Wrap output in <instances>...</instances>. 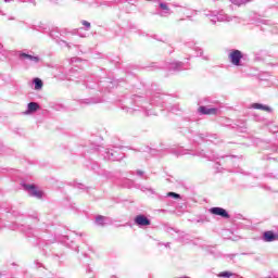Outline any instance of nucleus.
<instances>
[{"mask_svg":"<svg viewBox=\"0 0 278 278\" xmlns=\"http://www.w3.org/2000/svg\"><path fill=\"white\" fill-rule=\"evenodd\" d=\"M24 190H26L29 197H34L35 199H42V197H45V191L40 190L35 185H24Z\"/></svg>","mask_w":278,"mask_h":278,"instance_id":"1","label":"nucleus"},{"mask_svg":"<svg viewBox=\"0 0 278 278\" xmlns=\"http://www.w3.org/2000/svg\"><path fill=\"white\" fill-rule=\"evenodd\" d=\"M228 58L233 66H240V61L242 60V52H240V50H232L228 54Z\"/></svg>","mask_w":278,"mask_h":278,"instance_id":"2","label":"nucleus"},{"mask_svg":"<svg viewBox=\"0 0 278 278\" xmlns=\"http://www.w3.org/2000/svg\"><path fill=\"white\" fill-rule=\"evenodd\" d=\"M210 212L214 216H220L222 218H229V213H227V210L223 207H212L210 208Z\"/></svg>","mask_w":278,"mask_h":278,"instance_id":"3","label":"nucleus"},{"mask_svg":"<svg viewBox=\"0 0 278 278\" xmlns=\"http://www.w3.org/2000/svg\"><path fill=\"white\" fill-rule=\"evenodd\" d=\"M20 60H27L31 64H38L40 62V56L27 54L25 52L20 53Z\"/></svg>","mask_w":278,"mask_h":278,"instance_id":"4","label":"nucleus"},{"mask_svg":"<svg viewBox=\"0 0 278 278\" xmlns=\"http://www.w3.org/2000/svg\"><path fill=\"white\" fill-rule=\"evenodd\" d=\"M136 225H139V227H148V225H151V220L147 218L144 215H139L135 218Z\"/></svg>","mask_w":278,"mask_h":278,"instance_id":"5","label":"nucleus"},{"mask_svg":"<svg viewBox=\"0 0 278 278\" xmlns=\"http://www.w3.org/2000/svg\"><path fill=\"white\" fill-rule=\"evenodd\" d=\"M38 110H40V105L38 103L29 102L27 104V110L24 112V114L28 116L29 114H34V112H38Z\"/></svg>","mask_w":278,"mask_h":278,"instance_id":"6","label":"nucleus"},{"mask_svg":"<svg viewBox=\"0 0 278 278\" xmlns=\"http://www.w3.org/2000/svg\"><path fill=\"white\" fill-rule=\"evenodd\" d=\"M199 112L200 114L214 115V114H218V109L210 108V106H200Z\"/></svg>","mask_w":278,"mask_h":278,"instance_id":"7","label":"nucleus"},{"mask_svg":"<svg viewBox=\"0 0 278 278\" xmlns=\"http://www.w3.org/2000/svg\"><path fill=\"white\" fill-rule=\"evenodd\" d=\"M277 235H274L273 231H265L263 235L264 242H275Z\"/></svg>","mask_w":278,"mask_h":278,"instance_id":"8","label":"nucleus"},{"mask_svg":"<svg viewBox=\"0 0 278 278\" xmlns=\"http://www.w3.org/2000/svg\"><path fill=\"white\" fill-rule=\"evenodd\" d=\"M253 110H262L263 112H271L270 106L260 104V103H253L252 104Z\"/></svg>","mask_w":278,"mask_h":278,"instance_id":"9","label":"nucleus"},{"mask_svg":"<svg viewBox=\"0 0 278 278\" xmlns=\"http://www.w3.org/2000/svg\"><path fill=\"white\" fill-rule=\"evenodd\" d=\"M210 21L211 23H216L217 21H219L220 23H223V21H227V18L223 15H210Z\"/></svg>","mask_w":278,"mask_h":278,"instance_id":"10","label":"nucleus"},{"mask_svg":"<svg viewBox=\"0 0 278 278\" xmlns=\"http://www.w3.org/2000/svg\"><path fill=\"white\" fill-rule=\"evenodd\" d=\"M108 222V217H103L101 215L96 217V224L99 225L100 227H103L105 223Z\"/></svg>","mask_w":278,"mask_h":278,"instance_id":"11","label":"nucleus"},{"mask_svg":"<svg viewBox=\"0 0 278 278\" xmlns=\"http://www.w3.org/2000/svg\"><path fill=\"white\" fill-rule=\"evenodd\" d=\"M161 10H163L162 16H166V14H170V9L166 3H160Z\"/></svg>","mask_w":278,"mask_h":278,"instance_id":"12","label":"nucleus"},{"mask_svg":"<svg viewBox=\"0 0 278 278\" xmlns=\"http://www.w3.org/2000/svg\"><path fill=\"white\" fill-rule=\"evenodd\" d=\"M233 5H247V3H251L253 0H230Z\"/></svg>","mask_w":278,"mask_h":278,"instance_id":"13","label":"nucleus"},{"mask_svg":"<svg viewBox=\"0 0 278 278\" xmlns=\"http://www.w3.org/2000/svg\"><path fill=\"white\" fill-rule=\"evenodd\" d=\"M35 90H42V80L40 78L34 79Z\"/></svg>","mask_w":278,"mask_h":278,"instance_id":"14","label":"nucleus"},{"mask_svg":"<svg viewBox=\"0 0 278 278\" xmlns=\"http://www.w3.org/2000/svg\"><path fill=\"white\" fill-rule=\"evenodd\" d=\"M236 274H232L230 271H222L218 277H224V278H229V277H233Z\"/></svg>","mask_w":278,"mask_h":278,"instance_id":"15","label":"nucleus"},{"mask_svg":"<svg viewBox=\"0 0 278 278\" xmlns=\"http://www.w3.org/2000/svg\"><path fill=\"white\" fill-rule=\"evenodd\" d=\"M167 197H173V199H180L181 198V195H179L178 193H175V192H168Z\"/></svg>","mask_w":278,"mask_h":278,"instance_id":"16","label":"nucleus"},{"mask_svg":"<svg viewBox=\"0 0 278 278\" xmlns=\"http://www.w3.org/2000/svg\"><path fill=\"white\" fill-rule=\"evenodd\" d=\"M81 25H84V27H86L87 29H90V22L88 21H83Z\"/></svg>","mask_w":278,"mask_h":278,"instance_id":"17","label":"nucleus"},{"mask_svg":"<svg viewBox=\"0 0 278 278\" xmlns=\"http://www.w3.org/2000/svg\"><path fill=\"white\" fill-rule=\"evenodd\" d=\"M106 157H108V160H117L116 156H114V153H112V152L110 154H108Z\"/></svg>","mask_w":278,"mask_h":278,"instance_id":"18","label":"nucleus"},{"mask_svg":"<svg viewBox=\"0 0 278 278\" xmlns=\"http://www.w3.org/2000/svg\"><path fill=\"white\" fill-rule=\"evenodd\" d=\"M276 240H278V235H276Z\"/></svg>","mask_w":278,"mask_h":278,"instance_id":"19","label":"nucleus"},{"mask_svg":"<svg viewBox=\"0 0 278 278\" xmlns=\"http://www.w3.org/2000/svg\"><path fill=\"white\" fill-rule=\"evenodd\" d=\"M139 175H142V172H139Z\"/></svg>","mask_w":278,"mask_h":278,"instance_id":"20","label":"nucleus"}]
</instances>
